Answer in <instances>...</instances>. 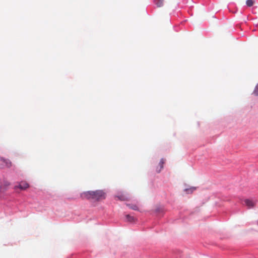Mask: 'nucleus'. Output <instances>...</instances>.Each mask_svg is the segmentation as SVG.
<instances>
[{
  "mask_svg": "<svg viewBox=\"0 0 258 258\" xmlns=\"http://www.w3.org/2000/svg\"><path fill=\"white\" fill-rule=\"evenodd\" d=\"M85 196L89 199L99 201L105 198V193L102 190L88 191L84 193Z\"/></svg>",
  "mask_w": 258,
  "mask_h": 258,
  "instance_id": "1",
  "label": "nucleus"
},
{
  "mask_svg": "<svg viewBox=\"0 0 258 258\" xmlns=\"http://www.w3.org/2000/svg\"><path fill=\"white\" fill-rule=\"evenodd\" d=\"M10 185V183L5 179H0V192L6 191Z\"/></svg>",
  "mask_w": 258,
  "mask_h": 258,
  "instance_id": "2",
  "label": "nucleus"
},
{
  "mask_svg": "<svg viewBox=\"0 0 258 258\" xmlns=\"http://www.w3.org/2000/svg\"><path fill=\"white\" fill-rule=\"evenodd\" d=\"M12 166L11 162L3 157H0V168H10Z\"/></svg>",
  "mask_w": 258,
  "mask_h": 258,
  "instance_id": "3",
  "label": "nucleus"
},
{
  "mask_svg": "<svg viewBox=\"0 0 258 258\" xmlns=\"http://www.w3.org/2000/svg\"><path fill=\"white\" fill-rule=\"evenodd\" d=\"M239 200L242 205L246 206L248 208H253L255 204V203L254 201L249 199L242 200L239 199Z\"/></svg>",
  "mask_w": 258,
  "mask_h": 258,
  "instance_id": "4",
  "label": "nucleus"
},
{
  "mask_svg": "<svg viewBox=\"0 0 258 258\" xmlns=\"http://www.w3.org/2000/svg\"><path fill=\"white\" fill-rule=\"evenodd\" d=\"M29 187V184L25 181H22L18 183L17 182V189L20 190H25Z\"/></svg>",
  "mask_w": 258,
  "mask_h": 258,
  "instance_id": "5",
  "label": "nucleus"
},
{
  "mask_svg": "<svg viewBox=\"0 0 258 258\" xmlns=\"http://www.w3.org/2000/svg\"><path fill=\"white\" fill-rule=\"evenodd\" d=\"M154 213L157 217H161L164 215V210L163 207L159 206L155 209Z\"/></svg>",
  "mask_w": 258,
  "mask_h": 258,
  "instance_id": "6",
  "label": "nucleus"
},
{
  "mask_svg": "<svg viewBox=\"0 0 258 258\" xmlns=\"http://www.w3.org/2000/svg\"><path fill=\"white\" fill-rule=\"evenodd\" d=\"M125 218L128 222L131 223L135 222V221L137 220V219L135 218H134L133 216H132L129 214H127L125 215Z\"/></svg>",
  "mask_w": 258,
  "mask_h": 258,
  "instance_id": "7",
  "label": "nucleus"
},
{
  "mask_svg": "<svg viewBox=\"0 0 258 258\" xmlns=\"http://www.w3.org/2000/svg\"><path fill=\"white\" fill-rule=\"evenodd\" d=\"M196 189V187L191 186L189 188H185L184 190L187 194H191L194 190Z\"/></svg>",
  "mask_w": 258,
  "mask_h": 258,
  "instance_id": "8",
  "label": "nucleus"
},
{
  "mask_svg": "<svg viewBox=\"0 0 258 258\" xmlns=\"http://www.w3.org/2000/svg\"><path fill=\"white\" fill-rule=\"evenodd\" d=\"M165 163V161H164V159L162 158L161 160H160V161L159 162V166H160V170H158V168H157L156 169V171L158 172V173H159L160 172V171H161L162 169H163V165Z\"/></svg>",
  "mask_w": 258,
  "mask_h": 258,
  "instance_id": "9",
  "label": "nucleus"
},
{
  "mask_svg": "<svg viewBox=\"0 0 258 258\" xmlns=\"http://www.w3.org/2000/svg\"><path fill=\"white\" fill-rule=\"evenodd\" d=\"M126 206L130 209H131L132 210H135V211L139 210V208H138V207L136 205H134V204H126Z\"/></svg>",
  "mask_w": 258,
  "mask_h": 258,
  "instance_id": "10",
  "label": "nucleus"
},
{
  "mask_svg": "<svg viewBox=\"0 0 258 258\" xmlns=\"http://www.w3.org/2000/svg\"><path fill=\"white\" fill-rule=\"evenodd\" d=\"M156 5L158 7H162L163 5V0H157L155 1Z\"/></svg>",
  "mask_w": 258,
  "mask_h": 258,
  "instance_id": "11",
  "label": "nucleus"
},
{
  "mask_svg": "<svg viewBox=\"0 0 258 258\" xmlns=\"http://www.w3.org/2000/svg\"><path fill=\"white\" fill-rule=\"evenodd\" d=\"M246 4L248 7H251L254 4L253 0H247L246 2Z\"/></svg>",
  "mask_w": 258,
  "mask_h": 258,
  "instance_id": "12",
  "label": "nucleus"
},
{
  "mask_svg": "<svg viewBox=\"0 0 258 258\" xmlns=\"http://www.w3.org/2000/svg\"><path fill=\"white\" fill-rule=\"evenodd\" d=\"M252 94L255 96H258V84L256 85Z\"/></svg>",
  "mask_w": 258,
  "mask_h": 258,
  "instance_id": "13",
  "label": "nucleus"
},
{
  "mask_svg": "<svg viewBox=\"0 0 258 258\" xmlns=\"http://www.w3.org/2000/svg\"><path fill=\"white\" fill-rule=\"evenodd\" d=\"M116 197L121 201H125L126 199V198L122 195L117 196Z\"/></svg>",
  "mask_w": 258,
  "mask_h": 258,
  "instance_id": "14",
  "label": "nucleus"
},
{
  "mask_svg": "<svg viewBox=\"0 0 258 258\" xmlns=\"http://www.w3.org/2000/svg\"><path fill=\"white\" fill-rule=\"evenodd\" d=\"M1 193L2 192H0V198L1 197Z\"/></svg>",
  "mask_w": 258,
  "mask_h": 258,
  "instance_id": "15",
  "label": "nucleus"
}]
</instances>
